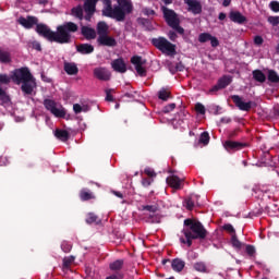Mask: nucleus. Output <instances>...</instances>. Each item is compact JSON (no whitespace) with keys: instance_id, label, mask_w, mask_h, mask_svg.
Instances as JSON below:
<instances>
[{"instance_id":"obj_1","label":"nucleus","mask_w":279,"mask_h":279,"mask_svg":"<svg viewBox=\"0 0 279 279\" xmlns=\"http://www.w3.org/2000/svg\"><path fill=\"white\" fill-rule=\"evenodd\" d=\"M17 23L25 29H32L36 25V32L39 36H43L49 43H58L59 45H69L71 43V34H75L80 29L77 24L65 22L57 27V32H53L46 24H39L38 17L33 15L20 16Z\"/></svg>"},{"instance_id":"obj_2","label":"nucleus","mask_w":279,"mask_h":279,"mask_svg":"<svg viewBox=\"0 0 279 279\" xmlns=\"http://www.w3.org/2000/svg\"><path fill=\"white\" fill-rule=\"evenodd\" d=\"M185 228L182 230L184 238H180L181 243L191 247L193 245V241L199 239L204 241L206 236H208V230L204 228V225L199 222V220L187 218L184 220Z\"/></svg>"},{"instance_id":"obj_3","label":"nucleus","mask_w":279,"mask_h":279,"mask_svg":"<svg viewBox=\"0 0 279 279\" xmlns=\"http://www.w3.org/2000/svg\"><path fill=\"white\" fill-rule=\"evenodd\" d=\"M11 80L13 84L21 86V90L23 95L29 96L34 95V89L36 88V78L29 71V68L24 66L20 69H15L12 72Z\"/></svg>"},{"instance_id":"obj_4","label":"nucleus","mask_w":279,"mask_h":279,"mask_svg":"<svg viewBox=\"0 0 279 279\" xmlns=\"http://www.w3.org/2000/svg\"><path fill=\"white\" fill-rule=\"evenodd\" d=\"M163 19L168 25V27H171V29H174L177 34H180V36H184V27L180 26V17H178V13L175 11L163 7Z\"/></svg>"},{"instance_id":"obj_5","label":"nucleus","mask_w":279,"mask_h":279,"mask_svg":"<svg viewBox=\"0 0 279 279\" xmlns=\"http://www.w3.org/2000/svg\"><path fill=\"white\" fill-rule=\"evenodd\" d=\"M153 47L161 51V53H167V56H175V45L168 41L165 37H157L150 40Z\"/></svg>"},{"instance_id":"obj_6","label":"nucleus","mask_w":279,"mask_h":279,"mask_svg":"<svg viewBox=\"0 0 279 279\" xmlns=\"http://www.w3.org/2000/svg\"><path fill=\"white\" fill-rule=\"evenodd\" d=\"M44 106L46 110L51 112L57 119H64L66 117V110L64 108H58L57 104L52 99H45Z\"/></svg>"},{"instance_id":"obj_7","label":"nucleus","mask_w":279,"mask_h":279,"mask_svg":"<svg viewBox=\"0 0 279 279\" xmlns=\"http://www.w3.org/2000/svg\"><path fill=\"white\" fill-rule=\"evenodd\" d=\"M231 99L236 108L239 110H242V112H250L253 108H256L255 101H243V98L239 95H232Z\"/></svg>"},{"instance_id":"obj_8","label":"nucleus","mask_w":279,"mask_h":279,"mask_svg":"<svg viewBox=\"0 0 279 279\" xmlns=\"http://www.w3.org/2000/svg\"><path fill=\"white\" fill-rule=\"evenodd\" d=\"M99 0H85L83 4V10L85 12V21H90L97 12V3Z\"/></svg>"},{"instance_id":"obj_9","label":"nucleus","mask_w":279,"mask_h":279,"mask_svg":"<svg viewBox=\"0 0 279 279\" xmlns=\"http://www.w3.org/2000/svg\"><path fill=\"white\" fill-rule=\"evenodd\" d=\"M147 61L143 60L141 56H133L131 58V63L134 64L136 73L140 77H147V70L143 66Z\"/></svg>"},{"instance_id":"obj_10","label":"nucleus","mask_w":279,"mask_h":279,"mask_svg":"<svg viewBox=\"0 0 279 279\" xmlns=\"http://www.w3.org/2000/svg\"><path fill=\"white\" fill-rule=\"evenodd\" d=\"M140 210L148 214V219L151 223H158V216H156V213H158V205H142Z\"/></svg>"},{"instance_id":"obj_11","label":"nucleus","mask_w":279,"mask_h":279,"mask_svg":"<svg viewBox=\"0 0 279 279\" xmlns=\"http://www.w3.org/2000/svg\"><path fill=\"white\" fill-rule=\"evenodd\" d=\"M223 147L227 151H240V149H245V147H248V144L228 140L223 143Z\"/></svg>"},{"instance_id":"obj_12","label":"nucleus","mask_w":279,"mask_h":279,"mask_svg":"<svg viewBox=\"0 0 279 279\" xmlns=\"http://www.w3.org/2000/svg\"><path fill=\"white\" fill-rule=\"evenodd\" d=\"M185 5H187V12L192 14H202V2L199 0H184Z\"/></svg>"},{"instance_id":"obj_13","label":"nucleus","mask_w":279,"mask_h":279,"mask_svg":"<svg viewBox=\"0 0 279 279\" xmlns=\"http://www.w3.org/2000/svg\"><path fill=\"white\" fill-rule=\"evenodd\" d=\"M94 77H96V80H100V82H109L111 74L106 68H95Z\"/></svg>"},{"instance_id":"obj_14","label":"nucleus","mask_w":279,"mask_h":279,"mask_svg":"<svg viewBox=\"0 0 279 279\" xmlns=\"http://www.w3.org/2000/svg\"><path fill=\"white\" fill-rule=\"evenodd\" d=\"M97 43L100 47H117V39L109 35L98 36Z\"/></svg>"},{"instance_id":"obj_15","label":"nucleus","mask_w":279,"mask_h":279,"mask_svg":"<svg viewBox=\"0 0 279 279\" xmlns=\"http://www.w3.org/2000/svg\"><path fill=\"white\" fill-rule=\"evenodd\" d=\"M111 68L116 73H126L128 72V65L125 64V61L123 58L114 59L111 62Z\"/></svg>"},{"instance_id":"obj_16","label":"nucleus","mask_w":279,"mask_h":279,"mask_svg":"<svg viewBox=\"0 0 279 279\" xmlns=\"http://www.w3.org/2000/svg\"><path fill=\"white\" fill-rule=\"evenodd\" d=\"M166 182L171 186V189H174L175 191H180V189H182V182H184V180L180 179L175 174H172L166 179Z\"/></svg>"},{"instance_id":"obj_17","label":"nucleus","mask_w":279,"mask_h":279,"mask_svg":"<svg viewBox=\"0 0 279 279\" xmlns=\"http://www.w3.org/2000/svg\"><path fill=\"white\" fill-rule=\"evenodd\" d=\"M229 19L232 21V23H238V25H243L244 23H247V17L245 15H242L239 11H231L229 13Z\"/></svg>"},{"instance_id":"obj_18","label":"nucleus","mask_w":279,"mask_h":279,"mask_svg":"<svg viewBox=\"0 0 279 279\" xmlns=\"http://www.w3.org/2000/svg\"><path fill=\"white\" fill-rule=\"evenodd\" d=\"M76 51L81 56H89V53L95 51V46L90 44H78L76 45Z\"/></svg>"},{"instance_id":"obj_19","label":"nucleus","mask_w":279,"mask_h":279,"mask_svg":"<svg viewBox=\"0 0 279 279\" xmlns=\"http://www.w3.org/2000/svg\"><path fill=\"white\" fill-rule=\"evenodd\" d=\"M81 34L84 36V38H86V40H95L97 38V32L95 28L88 26H82Z\"/></svg>"},{"instance_id":"obj_20","label":"nucleus","mask_w":279,"mask_h":279,"mask_svg":"<svg viewBox=\"0 0 279 279\" xmlns=\"http://www.w3.org/2000/svg\"><path fill=\"white\" fill-rule=\"evenodd\" d=\"M78 197L81 202H90V199H95V193L88 187H83L78 193Z\"/></svg>"},{"instance_id":"obj_21","label":"nucleus","mask_w":279,"mask_h":279,"mask_svg":"<svg viewBox=\"0 0 279 279\" xmlns=\"http://www.w3.org/2000/svg\"><path fill=\"white\" fill-rule=\"evenodd\" d=\"M63 70L68 75H77L80 73V69L77 68V64L75 62H64L63 63Z\"/></svg>"},{"instance_id":"obj_22","label":"nucleus","mask_w":279,"mask_h":279,"mask_svg":"<svg viewBox=\"0 0 279 279\" xmlns=\"http://www.w3.org/2000/svg\"><path fill=\"white\" fill-rule=\"evenodd\" d=\"M53 134L58 141H61V143H66V141L71 138V133H69L66 130L56 129Z\"/></svg>"},{"instance_id":"obj_23","label":"nucleus","mask_w":279,"mask_h":279,"mask_svg":"<svg viewBox=\"0 0 279 279\" xmlns=\"http://www.w3.org/2000/svg\"><path fill=\"white\" fill-rule=\"evenodd\" d=\"M125 265V260L123 259H117L109 264L110 271H113L114 274H123L121 269H123V266Z\"/></svg>"},{"instance_id":"obj_24","label":"nucleus","mask_w":279,"mask_h":279,"mask_svg":"<svg viewBox=\"0 0 279 279\" xmlns=\"http://www.w3.org/2000/svg\"><path fill=\"white\" fill-rule=\"evenodd\" d=\"M71 15L74 16V19H78V21H84V8L82 7V4L72 8Z\"/></svg>"},{"instance_id":"obj_25","label":"nucleus","mask_w":279,"mask_h":279,"mask_svg":"<svg viewBox=\"0 0 279 279\" xmlns=\"http://www.w3.org/2000/svg\"><path fill=\"white\" fill-rule=\"evenodd\" d=\"M267 80L269 84H274L275 86H279V75L276 70H268L267 71Z\"/></svg>"},{"instance_id":"obj_26","label":"nucleus","mask_w":279,"mask_h":279,"mask_svg":"<svg viewBox=\"0 0 279 279\" xmlns=\"http://www.w3.org/2000/svg\"><path fill=\"white\" fill-rule=\"evenodd\" d=\"M109 29H110V27L108 26V23H106V22H98V24L96 26V32H97L98 36H107Z\"/></svg>"},{"instance_id":"obj_27","label":"nucleus","mask_w":279,"mask_h":279,"mask_svg":"<svg viewBox=\"0 0 279 279\" xmlns=\"http://www.w3.org/2000/svg\"><path fill=\"white\" fill-rule=\"evenodd\" d=\"M253 80L259 84H265L267 82V75H265L262 70H254L252 72Z\"/></svg>"},{"instance_id":"obj_28","label":"nucleus","mask_w":279,"mask_h":279,"mask_svg":"<svg viewBox=\"0 0 279 279\" xmlns=\"http://www.w3.org/2000/svg\"><path fill=\"white\" fill-rule=\"evenodd\" d=\"M186 263L184 260H182L181 258H174L171 262V267L173 269V271H182L185 267Z\"/></svg>"},{"instance_id":"obj_29","label":"nucleus","mask_w":279,"mask_h":279,"mask_svg":"<svg viewBox=\"0 0 279 279\" xmlns=\"http://www.w3.org/2000/svg\"><path fill=\"white\" fill-rule=\"evenodd\" d=\"M138 25H142L146 32H154V24L149 19L140 17L137 19Z\"/></svg>"},{"instance_id":"obj_30","label":"nucleus","mask_w":279,"mask_h":279,"mask_svg":"<svg viewBox=\"0 0 279 279\" xmlns=\"http://www.w3.org/2000/svg\"><path fill=\"white\" fill-rule=\"evenodd\" d=\"M218 86H220V88H228V86H230L232 84V76L230 75H223L222 77H220L217 82Z\"/></svg>"},{"instance_id":"obj_31","label":"nucleus","mask_w":279,"mask_h":279,"mask_svg":"<svg viewBox=\"0 0 279 279\" xmlns=\"http://www.w3.org/2000/svg\"><path fill=\"white\" fill-rule=\"evenodd\" d=\"M0 62L2 64H10L12 62V54L0 48Z\"/></svg>"},{"instance_id":"obj_32","label":"nucleus","mask_w":279,"mask_h":279,"mask_svg":"<svg viewBox=\"0 0 279 279\" xmlns=\"http://www.w3.org/2000/svg\"><path fill=\"white\" fill-rule=\"evenodd\" d=\"M86 223H101V220L99 219V216L95 215L94 213L87 214Z\"/></svg>"},{"instance_id":"obj_33","label":"nucleus","mask_w":279,"mask_h":279,"mask_svg":"<svg viewBox=\"0 0 279 279\" xmlns=\"http://www.w3.org/2000/svg\"><path fill=\"white\" fill-rule=\"evenodd\" d=\"M75 263V256L70 255L63 258V269H71V265Z\"/></svg>"},{"instance_id":"obj_34","label":"nucleus","mask_w":279,"mask_h":279,"mask_svg":"<svg viewBox=\"0 0 279 279\" xmlns=\"http://www.w3.org/2000/svg\"><path fill=\"white\" fill-rule=\"evenodd\" d=\"M231 245L232 247H234V250H241L243 247V242L239 241V238L236 236V234H232Z\"/></svg>"},{"instance_id":"obj_35","label":"nucleus","mask_w":279,"mask_h":279,"mask_svg":"<svg viewBox=\"0 0 279 279\" xmlns=\"http://www.w3.org/2000/svg\"><path fill=\"white\" fill-rule=\"evenodd\" d=\"M194 269L196 271H201L202 274H207L208 269L206 268V264L204 262H197L194 264Z\"/></svg>"},{"instance_id":"obj_36","label":"nucleus","mask_w":279,"mask_h":279,"mask_svg":"<svg viewBox=\"0 0 279 279\" xmlns=\"http://www.w3.org/2000/svg\"><path fill=\"white\" fill-rule=\"evenodd\" d=\"M158 97L161 99V101H167L169 97H171V93L162 88L158 92Z\"/></svg>"},{"instance_id":"obj_37","label":"nucleus","mask_w":279,"mask_h":279,"mask_svg":"<svg viewBox=\"0 0 279 279\" xmlns=\"http://www.w3.org/2000/svg\"><path fill=\"white\" fill-rule=\"evenodd\" d=\"M211 37L210 33H201L198 35V43H208Z\"/></svg>"},{"instance_id":"obj_38","label":"nucleus","mask_w":279,"mask_h":279,"mask_svg":"<svg viewBox=\"0 0 279 279\" xmlns=\"http://www.w3.org/2000/svg\"><path fill=\"white\" fill-rule=\"evenodd\" d=\"M61 250L62 252H64L65 254H69V252H71V250H73V244H71L68 241H63L61 243Z\"/></svg>"},{"instance_id":"obj_39","label":"nucleus","mask_w":279,"mask_h":279,"mask_svg":"<svg viewBox=\"0 0 279 279\" xmlns=\"http://www.w3.org/2000/svg\"><path fill=\"white\" fill-rule=\"evenodd\" d=\"M199 143H203V145H208V143H210V135L208 132H203L201 134Z\"/></svg>"},{"instance_id":"obj_40","label":"nucleus","mask_w":279,"mask_h":279,"mask_svg":"<svg viewBox=\"0 0 279 279\" xmlns=\"http://www.w3.org/2000/svg\"><path fill=\"white\" fill-rule=\"evenodd\" d=\"M245 252L247 256H255L256 255V247L252 244H246L245 245Z\"/></svg>"},{"instance_id":"obj_41","label":"nucleus","mask_w":279,"mask_h":279,"mask_svg":"<svg viewBox=\"0 0 279 279\" xmlns=\"http://www.w3.org/2000/svg\"><path fill=\"white\" fill-rule=\"evenodd\" d=\"M195 111L197 114H206V107L202 102L195 105Z\"/></svg>"},{"instance_id":"obj_42","label":"nucleus","mask_w":279,"mask_h":279,"mask_svg":"<svg viewBox=\"0 0 279 279\" xmlns=\"http://www.w3.org/2000/svg\"><path fill=\"white\" fill-rule=\"evenodd\" d=\"M12 82V77L8 74H0V84H10Z\"/></svg>"},{"instance_id":"obj_43","label":"nucleus","mask_w":279,"mask_h":279,"mask_svg":"<svg viewBox=\"0 0 279 279\" xmlns=\"http://www.w3.org/2000/svg\"><path fill=\"white\" fill-rule=\"evenodd\" d=\"M222 230H226L230 234H236V230H234V227L230 223L223 225Z\"/></svg>"},{"instance_id":"obj_44","label":"nucleus","mask_w":279,"mask_h":279,"mask_svg":"<svg viewBox=\"0 0 279 279\" xmlns=\"http://www.w3.org/2000/svg\"><path fill=\"white\" fill-rule=\"evenodd\" d=\"M123 278H125V274L113 272L112 275L108 276L106 279H123Z\"/></svg>"},{"instance_id":"obj_45","label":"nucleus","mask_w":279,"mask_h":279,"mask_svg":"<svg viewBox=\"0 0 279 279\" xmlns=\"http://www.w3.org/2000/svg\"><path fill=\"white\" fill-rule=\"evenodd\" d=\"M114 89H106V101H114V96H112V93Z\"/></svg>"},{"instance_id":"obj_46","label":"nucleus","mask_w":279,"mask_h":279,"mask_svg":"<svg viewBox=\"0 0 279 279\" xmlns=\"http://www.w3.org/2000/svg\"><path fill=\"white\" fill-rule=\"evenodd\" d=\"M268 23H270V25L276 27V25H279V16H269Z\"/></svg>"},{"instance_id":"obj_47","label":"nucleus","mask_w":279,"mask_h":279,"mask_svg":"<svg viewBox=\"0 0 279 279\" xmlns=\"http://www.w3.org/2000/svg\"><path fill=\"white\" fill-rule=\"evenodd\" d=\"M263 43H265V39H263V36L256 35L254 37V45H256L257 47H260V45H263Z\"/></svg>"},{"instance_id":"obj_48","label":"nucleus","mask_w":279,"mask_h":279,"mask_svg":"<svg viewBox=\"0 0 279 279\" xmlns=\"http://www.w3.org/2000/svg\"><path fill=\"white\" fill-rule=\"evenodd\" d=\"M269 8L272 12H279V2L278 1H271L269 3Z\"/></svg>"},{"instance_id":"obj_49","label":"nucleus","mask_w":279,"mask_h":279,"mask_svg":"<svg viewBox=\"0 0 279 279\" xmlns=\"http://www.w3.org/2000/svg\"><path fill=\"white\" fill-rule=\"evenodd\" d=\"M168 38H169L172 43H175V40H178V33H175L174 31H169V33H168Z\"/></svg>"},{"instance_id":"obj_50","label":"nucleus","mask_w":279,"mask_h":279,"mask_svg":"<svg viewBox=\"0 0 279 279\" xmlns=\"http://www.w3.org/2000/svg\"><path fill=\"white\" fill-rule=\"evenodd\" d=\"M144 173L148 175V178H156V171L151 168H145Z\"/></svg>"},{"instance_id":"obj_51","label":"nucleus","mask_w":279,"mask_h":279,"mask_svg":"<svg viewBox=\"0 0 279 279\" xmlns=\"http://www.w3.org/2000/svg\"><path fill=\"white\" fill-rule=\"evenodd\" d=\"M187 210H193L195 208V203L193 202V198H187L185 201Z\"/></svg>"},{"instance_id":"obj_52","label":"nucleus","mask_w":279,"mask_h":279,"mask_svg":"<svg viewBox=\"0 0 279 279\" xmlns=\"http://www.w3.org/2000/svg\"><path fill=\"white\" fill-rule=\"evenodd\" d=\"M209 41H210L211 47H219V39H217V37L211 36Z\"/></svg>"},{"instance_id":"obj_53","label":"nucleus","mask_w":279,"mask_h":279,"mask_svg":"<svg viewBox=\"0 0 279 279\" xmlns=\"http://www.w3.org/2000/svg\"><path fill=\"white\" fill-rule=\"evenodd\" d=\"M173 110H175V104H174V102L169 104L168 106H166L163 111H165L166 113H168V112H171V111H173Z\"/></svg>"},{"instance_id":"obj_54","label":"nucleus","mask_w":279,"mask_h":279,"mask_svg":"<svg viewBox=\"0 0 279 279\" xmlns=\"http://www.w3.org/2000/svg\"><path fill=\"white\" fill-rule=\"evenodd\" d=\"M73 110H74L75 114H80V112H82V105H80V104L73 105Z\"/></svg>"},{"instance_id":"obj_55","label":"nucleus","mask_w":279,"mask_h":279,"mask_svg":"<svg viewBox=\"0 0 279 279\" xmlns=\"http://www.w3.org/2000/svg\"><path fill=\"white\" fill-rule=\"evenodd\" d=\"M218 90H223L221 88V86H219V84L217 83L216 85H214L210 89L209 93H218Z\"/></svg>"},{"instance_id":"obj_56","label":"nucleus","mask_w":279,"mask_h":279,"mask_svg":"<svg viewBox=\"0 0 279 279\" xmlns=\"http://www.w3.org/2000/svg\"><path fill=\"white\" fill-rule=\"evenodd\" d=\"M142 184H143V186H145V187L151 186V180H150V179H143V180H142Z\"/></svg>"},{"instance_id":"obj_57","label":"nucleus","mask_w":279,"mask_h":279,"mask_svg":"<svg viewBox=\"0 0 279 279\" xmlns=\"http://www.w3.org/2000/svg\"><path fill=\"white\" fill-rule=\"evenodd\" d=\"M144 14H146V16H154V14H156V11L151 9H146Z\"/></svg>"},{"instance_id":"obj_58","label":"nucleus","mask_w":279,"mask_h":279,"mask_svg":"<svg viewBox=\"0 0 279 279\" xmlns=\"http://www.w3.org/2000/svg\"><path fill=\"white\" fill-rule=\"evenodd\" d=\"M5 165H8V158L0 157V167H5Z\"/></svg>"},{"instance_id":"obj_59","label":"nucleus","mask_w":279,"mask_h":279,"mask_svg":"<svg viewBox=\"0 0 279 279\" xmlns=\"http://www.w3.org/2000/svg\"><path fill=\"white\" fill-rule=\"evenodd\" d=\"M175 69H177V71L182 72V71H184V64L182 62H179V63H177Z\"/></svg>"},{"instance_id":"obj_60","label":"nucleus","mask_w":279,"mask_h":279,"mask_svg":"<svg viewBox=\"0 0 279 279\" xmlns=\"http://www.w3.org/2000/svg\"><path fill=\"white\" fill-rule=\"evenodd\" d=\"M238 134H239V130L231 131L229 133V138H235V136H238Z\"/></svg>"},{"instance_id":"obj_61","label":"nucleus","mask_w":279,"mask_h":279,"mask_svg":"<svg viewBox=\"0 0 279 279\" xmlns=\"http://www.w3.org/2000/svg\"><path fill=\"white\" fill-rule=\"evenodd\" d=\"M33 48L36 49V51H43V47L40 46L39 43L34 44Z\"/></svg>"},{"instance_id":"obj_62","label":"nucleus","mask_w":279,"mask_h":279,"mask_svg":"<svg viewBox=\"0 0 279 279\" xmlns=\"http://www.w3.org/2000/svg\"><path fill=\"white\" fill-rule=\"evenodd\" d=\"M113 195H116V197H119L120 199H123V193L121 192H117V191H112Z\"/></svg>"},{"instance_id":"obj_63","label":"nucleus","mask_w":279,"mask_h":279,"mask_svg":"<svg viewBox=\"0 0 279 279\" xmlns=\"http://www.w3.org/2000/svg\"><path fill=\"white\" fill-rule=\"evenodd\" d=\"M232 3V0H223L222 5L223 8H228Z\"/></svg>"},{"instance_id":"obj_64","label":"nucleus","mask_w":279,"mask_h":279,"mask_svg":"<svg viewBox=\"0 0 279 279\" xmlns=\"http://www.w3.org/2000/svg\"><path fill=\"white\" fill-rule=\"evenodd\" d=\"M219 21H226V13H219Z\"/></svg>"}]
</instances>
